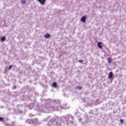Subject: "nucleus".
<instances>
[{
	"label": "nucleus",
	"instance_id": "1a4fd4ad",
	"mask_svg": "<svg viewBox=\"0 0 126 126\" xmlns=\"http://www.w3.org/2000/svg\"><path fill=\"white\" fill-rule=\"evenodd\" d=\"M21 2L22 4H25L26 3V0H21Z\"/></svg>",
	"mask_w": 126,
	"mask_h": 126
},
{
	"label": "nucleus",
	"instance_id": "423d86ee",
	"mask_svg": "<svg viewBox=\"0 0 126 126\" xmlns=\"http://www.w3.org/2000/svg\"><path fill=\"white\" fill-rule=\"evenodd\" d=\"M53 86L54 88H58V84L56 82L53 83Z\"/></svg>",
	"mask_w": 126,
	"mask_h": 126
},
{
	"label": "nucleus",
	"instance_id": "f8f14e48",
	"mask_svg": "<svg viewBox=\"0 0 126 126\" xmlns=\"http://www.w3.org/2000/svg\"><path fill=\"white\" fill-rule=\"evenodd\" d=\"M12 66H13V65H10L8 68V70H10V69H11V68H12Z\"/></svg>",
	"mask_w": 126,
	"mask_h": 126
},
{
	"label": "nucleus",
	"instance_id": "2eb2a0df",
	"mask_svg": "<svg viewBox=\"0 0 126 126\" xmlns=\"http://www.w3.org/2000/svg\"><path fill=\"white\" fill-rule=\"evenodd\" d=\"M120 122L121 124H123L124 123V120L123 119H120Z\"/></svg>",
	"mask_w": 126,
	"mask_h": 126
},
{
	"label": "nucleus",
	"instance_id": "4468645a",
	"mask_svg": "<svg viewBox=\"0 0 126 126\" xmlns=\"http://www.w3.org/2000/svg\"><path fill=\"white\" fill-rule=\"evenodd\" d=\"M12 88L13 89H16L17 88L16 86H13Z\"/></svg>",
	"mask_w": 126,
	"mask_h": 126
},
{
	"label": "nucleus",
	"instance_id": "9b49d317",
	"mask_svg": "<svg viewBox=\"0 0 126 126\" xmlns=\"http://www.w3.org/2000/svg\"><path fill=\"white\" fill-rule=\"evenodd\" d=\"M4 121V118L3 117H0V122H3Z\"/></svg>",
	"mask_w": 126,
	"mask_h": 126
},
{
	"label": "nucleus",
	"instance_id": "f03ea898",
	"mask_svg": "<svg viewBox=\"0 0 126 126\" xmlns=\"http://www.w3.org/2000/svg\"><path fill=\"white\" fill-rule=\"evenodd\" d=\"M81 21L84 23L86 22V16H83L81 19Z\"/></svg>",
	"mask_w": 126,
	"mask_h": 126
},
{
	"label": "nucleus",
	"instance_id": "7ed1b4c3",
	"mask_svg": "<svg viewBox=\"0 0 126 126\" xmlns=\"http://www.w3.org/2000/svg\"><path fill=\"white\" fill-rule=\"evenodd\" d=\"M113 75H114V74H113V72H110L108 75V77L109 79H112V78H113Z\"/></svg>",
	"mask_w": 126,
	"mask_h": 126
},
{
	"label": "nucleus",
	"instance_id": "6e6552de",
	"mask_svg": "<svg viewBox=\"0 0 126 126\" xmlns=\"http://www.w3.org/2000/svg\"><path fill=\"white\" fill-rule=\"evenodd\" d=\"M107 60L109 63H112V59H111V57L108 58Z\"/></svg>",
	"mask_w": 126,
	"mask_h": 126
},
{
	"label": "nucleus",
	"instance_id": "f257e3e1",
	"mask_svg": "<svg viewBox=\"0 0 126 126\" xmlns=\"http://www.w3.org/2000/svg\"><path fill=\"white\" fill-rule=\"evenodd\" d=\"M38 2H40L42 5H44L46 3V0H37Z\"/></svg>",
	"mask_w": 126,
	"mask_h": 126
},
{
	"label": "nucleus",
	"instance_id": "ddd939ff",
	"mask_svg": "<svg viewBox=\"0 0 126 126\" xmlns=\"http://www.w3.org/2000/svg\"><path fill=\"white\" fill-rule=\"evenodd\" d=\"M78 62L80 63H83V60H80L78 61Z\"/></svg>",
	"mask_w": 126,
	"mask_h": 126
},
{
	"label": "nucleus",
	"instance_id": "9d476101",
	"mask_svg": "<svg viewBox=\"0 0 126 126\" xmlns=\"http://www.w3.org/2000/svg\"><path fill=\"white\" fill-rule=\"evenodd\" d=\"M79 89V90H81V89H82V87H80V86H77L76 87V89Z\"/></svg>",
	"mask_w": 126,
	"mask_h": 126
},
{
	"label": "nucleus",
	"instance_id": "20e7f679",
	"mask_svg": "<svg viewBox=\"0 0 126 126\" xmlns=\"http://www.w3.org/2000/svg\"><path fill=\"white\" fill-rule=\"evenodd\" d=\"M102 44H103V43L102 42H99L97 43V47L99 48V49H102L103 46H102L101 45H102Z\"/></svg>",
	"mask_w": 126,
	"mask_h": 126
},
{
	"label": "nucleus",
	"instance_id": "dca6fc26",
	"mask_svg": "<svg viewBox=\"0 0 126 126\" xmlns=\"http://www.w3.org/2000/svg\"><path fill=\"white\" fill-rule=\"evenodd\" d=\"M15 126L14 122L12 123V126Z\"/></svg>",
	"mask_w": 126,
	"mask_h": 126
},
{
	"label": "nucleus",
	"instance_id": "39448f33",
	"mask_svg": "<svg viewBox=\"0 0 126 126\" xmlns=\"http://www.w3.org/2000/svg\"><path fill=\"white\" fill-rule=\"evenodd\" d=\"M44 37L45 38V39H49V38L50 37H51V35L50 34V33H46L45 35H44Z\"/></svg>",
	"mask_w": 126,
	"mask_h": 126
},
{
	"label": "nucleus",
	"instance_id": "f3484780",
	"mask_svg": "<svg viewBox=\"0 0 126 126\" xmlns=\"http://www.w3.org/2000/svg\"><path fill=\"white\" fill-rule=\"evenodd\" d=\"M5 126H9V124H7V123H6V124H5Z\"/></svg>",
	"mask_w": 126,
	"mask_h": 126
},
{
	"label": "nucleus",
	"instance_id": "0eeeda50",
	"mask_svg": "<svg viewBox=\"0 0 126 126\" xmlns=\"http://www.w3.org/2000/svg\"><path fill=\"white\" fill-rule=\"evenodd\" d=\"M5 40H6V38L5 36H3L1 38V42H4V41H5Z\"/></svg>",
	"mask_w": 126,
	"mask_h": 126
}]
</instances>
